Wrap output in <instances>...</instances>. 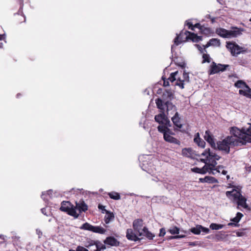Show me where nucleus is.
<instances>
[{
  "label": "nucleus",
  "instance_id": "6ab92c4d",
  "mask_svg": "<svg viewBox=\"0 0 251 251\" xmlns=\"http://www.w3.org/2000/svg\"><path fill=\"white\" fill-rule=\"evenodd\" d=\"M199 180L201 183L207 182L209 183H215L218 182L216 178L211 176H206L204 178H200Z\"/></svg>",
  "mask_w": 251,
  "mask_h": 251
},
{
  "label": "nucleus",
  "instance_id": "0eeeda50",
  "mask_svg": "<svg viewBox=\"0 0 251 251\" xmlns=\"http://www.w3.org/2000/svg\"><path fill=\"white\" fill-rule=\"evenodd\" d=\"M160 110L161 113L155 116V121L160 125L171 126V122L165 114V108H164V110Z\"/></svg>",
  "mask_w": 251,
  "mask_h": 251
},
{
  "label": "nucleus",
  "instance_id": "bb28decb",
  "mask_svg": "<svg viewBox=\"0 0 251 251\" xmlns=\"http://www.w3.org/2000/svg\"><path fill=\"white\" fill-rule=\"evenodd\" d=\"M105 213L106 215L104 217V222L106 224H108L114 219V215L113 213H111L109 211H106Z\"/></svg>",
  "mask_w": 251,
  "mask_h": 251
},
{
  "label": "nucleus",
  "instance_id": "c9c22d12",
  "mask_svg": "<svg viewBox=\"0 0 251 251\" xmlns=\"http://www.w3.org/2000/svg\"><path fill=\"white\" fill-rule=\"evenodd\" d=\"M178 73V71H176L175 72L171 73L170 74V77L168 78V79L172 82H174L176 80H177V78H176V76Z\"/></svg>",
  "mask_w": 251,
  "mask_h": 251
},
{
  "label": "nucleus",
  "instance_id": "f03ea898",
  "mask_svg": "<svg viewBox=\"0 0 251 251\" xmlns=\"http://www.w3.org/2000/svg\"><path fill=\"white\" fill-rule=\"evenodd\" d=\"M238 143L235 137L232 136H227L222 141L217 143L216 149L228 154L230 152V147L238 146Z\"/></svg>",
  "mask_w": 251,
  "mask_h": 251
},
{
  "label": "nucleus",
  "instance_id": "338daca9",
  "mask_svg": "<svg viewBox=\"0 0 251 251\" xmlns=\"http://www.w3.org/2000/svg\"><path fill=\"white\" fill-rule=\"evenodd\" d=\"M227 225L228 226H239V225L238 224H235L233 222H230V223H229Z\"/></svg>",
  "mask_w": 251,
  "mask_h": 251
},
{
  "label": "nucleus",
  "instance_id": "052dcab7",
  "mask_svg": "<svg viewBox=\"0 0 251 251\" xmlns=\"http://www.w3.org/2000/svg\"><path fill=\"white\" fill-rule=\"evenodd\" d=\"M213 168L214 167L211 166L208 172L209 174L214 175L216 174V173L217 172H216V171H214V170H215V169H213Z\"/></svg>",
  "mask_w": 251,
  "mask_h": 251
},
{
  "label": "nucleus",
  "instance_id": "1a4fd4ad",
  "mask_svg": "<svg viewBox=\"0 0 251 251\" xmlns=\"http://www.w3.org/2000/svg\"><path fill=\"white\" fill-rule=\"evenodd\" d=\"M140 236L138 233L135 232L133 228H128L126 230V237L128 240L134 242L140 241L142 238H140Z\"/></svg>",
  "mask_w": 251,
  "mask_h": 251
},
{
  "label": "nucleus",
  "instance_id": "a19ab883",
  "mask_svg": "<svg viewBox=\"0 0 251 251\" xmlns=\"http://www.w3.org/2000/svg\"><path fill=\"white\" fill-rule=\"evenodd\" d=\"M213 40H215V41L211 42V43L213 44V45H211V46L220 47V46H221L220 40L217 38H212V39H210L209 41H212Z\"/></svg>",
  "mask_w": 251,
  "mask_h": 251
},
{
  "label": "nucleus",
  "instance_id": "0e129e2a",
  "mask_svg": "<svg viewBox=\"0 0 251 251\" xmlns=\"http://www.w3.org/2000/svg\"><path fill=\"white\" fill-rule=\"evenodd\" d=\"M243 216V215L241 213L238 212L236 214V218H237L238 219V220L240 221Z\"/></svg>",
  "mask_w": 251,
  "mask_h": 251
},
{
  "label": "nucleus",
  "instance_id": "a18cd8bd",
  "mask_svg": "<svg viewBox=\"0 0 251 251\" xmlns=\"http://www.w3.org/2000/svg\"><path fill=\"white\" fill-rule=\"evenodd\" d=\"M96 244L94 245L96 246V249L94 250V251H101V249L100 248V242L99 241H95Z\"/></svg>",
  "mask_w": 251,
  "mask_h": 251
},
{
  "label": "nucleus",
  "instance_id": "6e6d98bb",
  "mask_svg": "<svg viewBox=\"0 0 251 251\" xmlns=\"http://www.w3.org/2000/svg\"><path fill=\"white\" fill-rule=\"evenodd\" d=\"M176 64L177 66L181 67L182 68L185 67L186 64L184 61L177 62Z\"/></svg>",
  "mask_w": 251,
  "mask_h": 251
},
{
  "label": "nucleus",
  "instance_id": "c03bdc74",
  "mask_svg": "<svg viewBox=\"0 0 251 251\" xmlns=\"http://www.w3.org/2000/svg\"><path fill=\"white\" fill-rule=\"evenodd\" d=\"M199 227H200L201 232L202 231L205 233H208L210 232L208 228L203 227L201 225L199 226Z\"/></svg>",
  "mask_w": 251,
  "mask_h": 251
},
{
  "label": "nucleus",
  "instance_id": "b1692460",
  "mask_svg": "<svg viewBox=\"0 0 251 251\" xmlns=\"http://www.w3.org/2000/svg\"><path fill=\"white\" fill-rule=\"evenodd\" d=\"M142 232L143 235L142 236H145L148 238L149 240H151L155 236L154 234L152 233L151 232L149 231L148 228L144 226L142 229Z\"/></svg>",
  "mask_w": 251,
  "mask_h": 251
},
{
  "label": "nucleus",
  "instance_id": "09e8293b",
  "mask_svg": "<svg viewBox=\"0 0 251 251\" xmlns=\"http://www.w3.org/2000/svg\"><path fill=\"white\" fill-rule=\"evenodd\" d=\"M162 79L163 80V86L165 87L168 86L170 85L169 80L168 79H166V78L163 76L162 77Z\"/></svg>",
  "mask_w": 251,
  "mask_h": 251
},
{
  "label": "nucleus",
  "instance_id": "37998d69",
  "mask_svg": "<svg viewBox=\"0 0 251 251\" xmlns=\"http://www.w3.org/2000/svg\"><path fill=\"white\" fill-rule=\"evenodd\" d=\"M239 93L240 95H243L244 96L251 98V94H248V93L247 92H246V91H244L243 90H240L239 91Z\"/></svg>",
  "mask_w": 251,
  "mask_h": 251
},
{
  "label": "nucleus",
  "instance_id": "7ed1b4c3",
  "mask_svg": "<svg viewBox=\"0 0 251 251\" xmlns=\"http://www.w3.org/2000/svg\"><path fill=\"white\" fill-rule=\"evenodd\" d=\"M199 156H205V158L201 159V161L204 163L205 165H208V166H211L213 167L216 166L217 164L216 161L219 160L221 158L220 156L218 155L216 153L211 151L209 148L205 150V151L201 153V155H199Z\"/></svg>",
  "mask_w": 251,
  "mask_h": 251
},
{
  "label": "nucleus",
  "instance_id": "393cba45",
  "mask_svg": "<svg viewBox=\"0 0 251 251\" xmlns=\"http://www.w3.org/2000/svg\"><path fill=\"white\" fill-rule=\"evenodd\" d=\"M77 208L75 206H74L73 205L70 207L68 211H67V213L72 216L74 217L75 218H78L79 215L76 212V209Z\"/></svg>",
  "mask_w": 251,
  "mask_h": 251
},
{
  "label": "nucleus",
  "instance_id": "e2e57ef3",
  "mask_svg": "<svg viewBox=\"0 0 251 251\" xmlns=\"http://www.w3.org/2000/svg\"><path fill=\"white\" fill-rule=\"evenodd\" d=\"M170 126H167V128L166 129V131L165 132L167 133V134H169L170 135H173V134H174V133L173 132V131H172L171 130V129L169 128Z\"/></svg>",
  "mask_w": 251,
  "mask_h": 251
},
{
  "label": "nucleus",
  "instance_id": "7c9ffc66",
  "mask_svg": "<svg viewBox=\"0 0 251 251\" xmlns=\"http://www.w3.org/2000/svg\"><path fill=\"white\" fill-rule=\"evenodd\" d=\"M109 197L115 200H120L121 198L120 195L118 193L112 192L108 194Z\"/></svg>",
  "mask_w": 251,
  "mask_h": 251
},
{
  "label": "nucleus",
  "instance_id": "2f4dec72",
  "mask_svg": "<svg viewBox=\"0 0 251 251\" xmlns=\"http://www.w3.org/2000/svg\"><path fill=\"white\" fill-rule=\"evenodd\" d=\"M224 225L221 224H217L216 223H212L210 225V228L212 230H218L222 229Z\"/></svg>",
  "mask_w": 251,
  "mask_h": 251
},
{
  "label": "nucleus",
  "instance_id": "e433bc0d",
  "mask_svg": "<svg viewBox=\"0 0 251 251\" xmlns=\"http://www.w3.org/2000/svg\"><path fill=\"white\" fill-rule=\"evenodd\" d=\"M95 244H96L95 241L89 239L84 243V246L86 248H89L90 247L94 246Z\"/></svg>",
  "mask_w": 251,
  "mask_h": 251
},
{
  "label": "nucleus",
  "instance_id": "2eb2a0df",
  "mask_svg": "<svg viewBox=\"0 0 251 251\" xmlns=\"http://www.w3.org/2000/svg\"><path fill=\"white\" fill-rule=\"evenodd\" d=\"M233 28L235 29L233 30H227V38L236 37L242 34L241 30L237 27H234Z\"/></svg>",
  "mask_w": 251,
  "mask_h": 251
},
{
  "label": "nucleus",
  "instance_id": "5701e85b",
  "mask_svg": "<svg viewBox=\"0 0 251 251\" xmlns=\"http://www.w3.org/2000/svg\"><path fill=\"white\" fill-rule=\"evenodd\" d=\"M182 154L184 156L191 158L194 155V151L191 148H184L182 150Z\"/></svg>",
  "mask_w": 251,
  "mask_h": 251
},
{
  "label": "nucleus",
  "instance_id": "5fc2aeb1",
  "mask_svg": "<svg viewBox=\"0 0 251 251\" xmlns=\"http://www.w3.org/2000/svg\"><path fill=\"white\" fill-rule=\"evenodd\" d=\"M166 234L165 229L164 228H161L160 229V233L159 234V236L160 237L164 236Z\"/></svg>",
  "mask_w": 251,
  "mask_h": 251
},
{
  "label": "nucleus",
  "instance_id": "39448f33",
  "mask_svg": "<svg viewBox=\"0 0 251 251\" xmlns=\"http://www.w3.org/2000/svg\"><path fill=\"white\" fill-rule=\"evenodd\" d=\"M226 48L230 51L231 55L233 56H236L241 53L246 52L244 48L239 46L234 42H227L226 45Z\"/></svg>",
  "mask_w": 251,
  "mask_h": 251
},
{
  "label": "nucleus",
  "instance_id": "de8ad7c7",
  "mask_svg": "<svg viewBox=\"0 0 251 251\" xmlns=\"http://www.w3.org/2000/svg\"><path fill=\"white\" fill-rule=\"evenodd\" d=\"M215 40H212V41H209L205 45H203V47L204 48V52H206L207 50H206V48H208L210 46H211V45H213V44L211 43L212 42L214 41Z\"/></svg>",
  "mask_w": 251,
  "mask_h": 251
},
{
  "label": "nucleus",
  "instance_id": "72a5a7b5",
  "mask_svg": "<svg viewBox=\"0 0 251 251\" xmlns=\"http://www.w3.org/2000/svg\"><path fill=\"white\" fill-rule=\"evenodd\" d=\"M240 192L235 190H232L231 191H226V196L228 198H230L231 197H233L234 199V195H236L237 194H239Z\"/></svg>",
  "mask_w": 251,
  "mask_h": 251
},
{
  "label": "nucleus",
  "instance_id": "ea45409f",
  "mask_svg": "<svg viewBox=\"0 0 251 251\" xmlns=\"http://www.w3.org/2000/svg\"><path fill=\"white\" fill-rule=\"evenodd\" d=\"M169 232L172 234H177L179 232V228L176 226H174L169 230Z\"/></svg>",
  "mask_w": 251,
  "mask_h": 251
},
{
  "label": "nucleus",
  "instance_id": "f8f14e48",
  "mask_svg": "<svg viewBox=\"0 0 251 251\" xmlns=\"http://www.w3.org/2000/svg\"><path fill=\"white\" fill-rule=\"evenodd\" d=\"M184 34L186 35V39L187 40L188 39L192 40L193 42H198L200 41H201L202 40V37L201 36H198L197 34L191 33L188 31H185Z\"/></svg>",
  "mask_w": 251,
  "mask_h": 251
},
{
  "label": "nucleus",
  "instance_id": "4c0bfd02",
  "mask_svg": "<svg viewBox=\"0 0 251 251\" xmlns=\"http://www.w3.org/2000/svg\"><path fill=\"white\" fill-rule=\"evenodd\" d=\"M167 126H165V125H159L157 127V129L158 130L159 132H161V133H163V137L164 136V134L165 133H166L165 132L166 131V129L167 128Z\"/></svg>",
  "mask_w": 251,
  "mask_h": 251
},
{
  "label": "nucleus",
  "instance_id": "cd10ccee",
  "mask_svg": "<svg viewBox=\"0 0 251 251\" xmlns=\"http://www.w3.org/2000/svg\"><path fill=\"white\" fill-rule=\"evenodd\" d=\"M92 231L95 233L104 234L106 230L99 226H93Z\"/></svg>",
  "mask_w": 251,
  "mask_h": 251
},
{
  "label": "nucleus",
  "instance_id": "473e14b6",
  "mask_svg": "<svg viewBox=\"0 0 251 251\" xmlns=\"http://www.w3.org/2000/svg\"><path fill=\"white\" fill-rule=\"evenodd\" d=\"M183 34V31H182L179 35H176V37L174 39V44L176 46H178L179 44H180L182 42V40H179V39H181V36Z\"/></svg>",
  "mask_w": 251,
  "mask_h": 251
},
{
  "label": "nucleus",
  "instance_id": "4468645a",
  "mask_svg": "<svg viewBox=\"0 0 251 251\" xmlns=\"http://www.w3.org/2000/svg\"><path fill=\"white\" fill-rule=\"evenodd\" d=\"M104 243L106 244L112 246L117 247L120 245V242L113 236H109L107 237L104 240Z\"/></svg>",
  "mask_w": 251,
  "mask_h": 251
},
{
  "label": "nucleus",
  "instance_id": "aec40b11",
  "mask_svg": "<svg viewBox=\"0 0 251 251\" xmlns=\"http://www.w3.org/2000/svg\"><path fill=\"white\" fill-rule=\"evenodd\" d=\"M180 119L179 117V114L177 112H176L175 115L172 118V121L174 125L179 128L182 127V125L180 123Z\"/></svg>",
  "mask_w": 251,
  "mask_h": 251
},
{
  "label": "nucleus",
  "instance_id": "f3484780",
  "mask_svg": "<svg viewBox=\"0 0 251 251\" xmlns=\"http://www.w3.org/2000/svg\"><path fill=\"white\" fill-rule=\"evenodd\" d=\"M166 107L167 113L168 115L169 111H172L171 113L176 112V107L173 104V103L171 101H166L165 103H164V107Z\"/></svg>",
  "mask_w": 251,
  "mask_h": 251
},
{
  "label": "nucleus",
  "instance_id": "4be33fe9",
  "mask_svg": "<svg viewBox=\"0 0 251 251\" xmlns=\"http://www.w3.org/2000/svg\"><path fill=\"white\" fill-rule=\"evenodd\" d=\"M194 142L198 145V146L204 148L205 145V142L200 138L199 133H197L194 138Z\"/></svg>",
  "mask_w": 251,
  "mask_h": 251
},
{
  "label": "nucleus",
  "instance_id": "9d476101",
  "mask_svg": "<svg viewBox=\"0 0 251 251\" xmlns=\"http://www.w3.org/2000/svg\"><path fill=\"white\" fill-rule=\"evenodd\" d=\"M234 200H238V208H239V206H240L245 209L248 208L249 206L246 203L247 199L243 197L240 193L239 194L234 195Z\"/></svg>",
  "mask_w": 251,
  "mask_h": 251
},
{
  "label": "nucleus",
  "instance_id": "c756f323",
  "mask_svg": "<svg viewBox=\"0 0 251 251\" xmlns=\"http://www.w3.org/2000/svg\"><path fill=\"white\" fill-rule=\"evenodd\" d=\"M246 84V82L243 80H239L234 83V86L236 88H242L245 87Z\"/></svg>",
  "mask_w": 251,
  "mask_h": 251
},
{
  "label": "nucleus",
  "instance_id": "9b49d317",
  "mask_svg": "<svg viewBox=\"0 0 251 251\" xmlns=\"http://www.w3.org/2000/svg\"><path fill=\"white\" fill-rule=\"evenodd\" d=\"M189 76L188 73H186L185 71H184L183 73V79L180 78H177V81L176 83V85L178 86L181 89L184 88V82H189Z\"/></svg>",
  "mask_w": 251,
  "mask_h": 251
},
{
  "label": "nucleus",
  "instance_id": "864d4df0",
  "mask_svg": "<svg viewBox=\"0 0 251 251\" xmlns=\"http://www.w3.org/2000/svg\"><path fill=\"white\" fill-rule=\"evenodd\" d=\"M191 170L193 172L200 174L201 173V168H198V167H194L192 169H191Z\"/></svg>",
  "mask_w": 251,
  "mask_h": 251
},
{
  "label": "nucleus",
  "instance_id": "8fccbe9b",
  "mask_svg": "<svg viewBox=\"0 0 251 251\" xmlns=\"http://www.w3.org/2000/svg\"><path fill=\"white\" fill-rule=\"evenodd\" d=\"M75 251H88V250L84 247L78 246L76 247Z\"/></svg>",
  "mask_w": 251,
  "mask_h": 251
},
{
  "label": "nucleus",
  "instance_id": "3c124183",
  "mask_svg": "<svg viewBox=\"0 0 251 251\" xmlns=\"http://www.w3.org/2000/svg\"><path fill=\"white\" fill-rule=\"evenodd\" d=\"M236 235L237 236H239V237H241V236L245 235V232L244 231V229L237 231Z\"/></svg>",
  "mask_w": 251,
  "mask_h": 251
},
{
  "label": "nucleus",
  "instance_id": "bf43d9fd",
  "mask_svg": "<svg viewBox=\"0 0 251 251\" xmlns=\"http://www.w3.org/2000/svg\"><path fill=\"white\" fill-rule=\"evenodd\" d=\"M195 46H196L197 49L200 51L201 53L204 52V49H203L202 47L201 46H200L198 44H196Z\"/></svg>",
  "mask_w": 251,
  "mask_h": 251
},
{
  "label": "nucleus",
  "instance_id": "79ce46f5",
  "mask_svg": "<svg viewBox=\"0 0 251 251\" xmlns=\"http://www.w3.org/2000/svg\"><path fill=\"white\" fill-rule=\"evenodd\" d=\"M203 61L202 62V63L205 62H210V58L209 55L206 53H203L202 55Z\"/></svg>",
  "mask_w": 251,
  "mask_h": 251
},
{
  "label": "nucleus",
  "instance_id": "423d86ee",
  "mask_svg": "<svg viewBox=\"0 0 251 251\" xmlns=\"http://www.w3.org/2000/svg\"><path fill=\"white\" fill-rule=\"evenodd\" d=\"M229 67V65H228L217 64L215 62H212L208 71V74L211 75L218 73L220 72H224Z\"/></svg>",
  "mask_w": 251,
  "mask_h": 251
},
{
  "label": "nucleus",
  "instance_id": "f257e3e1",
  "mask_svg": "<svg viewBox=\"0 0 251 251\" xmlns=\"http://www.w3.org/2000/svg\"><path fill=\"white\" fill-rule=\"evenodd\" d=\"M230 133L238 141V146L246 145L247 143H251V129L250 128L240 129L236 127H232Z\"/></svg>",
  "mask_w": 251,
  "mask_h": 251
},
{
  "label": "nucleus",
  "instance_id": "a878e982",
  "mask_svg": "<svg viewBox=\"0 0 251 251\" xmlns=\"http://www.w3.org/2000/svg\"><path fill=\"white\" fill-rule=\"evenodd\" d=\"M216 33L220 36L223 38H227V30L223 28L216 29Z\"/></svg>",
  "mask_w": 251,
  "mask_h": 251
},
{
  "label": "nucleus",
  "instance_id": "4d7b16f0",
  "mask_svg": "<svg viewBox=\"0 0 251 251\" xmlns=\"http://www.w3.org/2000/svg\"><path fill=\"white\" fill-rule=\"evenodd\" d=\"M186 25L188 26L189 29L194 30V26L191 22L186 21Z\"/></svg>",
  "mask_w": 251,
  "mask_h": 251
},
{
  "label": "nucleus",
  "instance_id": "774afa93",
  "mask_svg": "<svg viewBox=\"0 0 251 251\" xmlns=\"http://www.w3.org/2000/svg\"><path fill=\"white\" fill-rule=\"evenodd\" d=\"M231 221L235 224H238L240 221L237 218H236V217L231 219Z\"/></svg>",
  "mask_w": 251,
  "mask_h": 251
},
{
  "label": "nucleus",
  "instance_id": "680f3d73",
  "mask_svg": "<svg viewBox=\"0 0 251 251\" xmlns=\"http://www.w3.org/2000/svg\"><path fill=\"white\" fill-rule=\"evenodd\" d=\"M223 168H224L223 166L219 165L215 170H214V171H216V172L217 173H220L221 169H223Z\"/></svg>",
  "mask_w": 251,
  "mask_h": 251
},
{
  "label": "nucleus",
  "instance_id": "20e7f679",
  "mask_svg": "<svg viewBox=\"0 0 251 251\" xmlns=\"http://www.w3.org/2000/svg\"><path fill=\"white\" fill-rule=\"evenodd\" d=\"M174 98V95L171 90H166L163 93L162 99L155 100L157 107L160 110H164V103L166 101H171Z\"/></svg>",
  "mask_w": 251,
  "mask_h": 251
},
{
  "label": "nucleus",
  "instance_id": "13d9d810",
  "mask_svg": "<svg viewBox=\"0 0 251 251\" xmlns=\"http://www.w3.org/2000/svg\"><path fill=\"white\" fill-rule=\"evenodd\" d=\"M98 208L99 209L101 210V212L102 213H106V211H108L107 210H106L105 209V206H103L102 205H101L100 204H99L98 205Z\"/></svg>",
  "mask_w": 251,
  "mask_h": 251
},
{
  "label": "nucleus",
  "instance_id": "a211bd4d",
  "mask_svg": "<svg viewBox=\"0 0 251 251\" xmlns=\"http://www.w3.org/2000/svg\"><path fill=\"white\" fill-rule=\"evenodd\" d=\"M76 207L79 211V212H81L82 211L85 212L88 209V206L87 204L85 203V202L80 200L79 202H76Z\"/></svg>",
  "mask_w": 251,
  "mask_h": 251
},
{
  "label": "nucleus",
  "instance_id": "412c9836",
  "mask_svg": "<svg viewBox=\"0 0 251 251\" xmlns=\"http://www.w3.org/2000/svg\"><path fill=\"white\" fill-rule=\"evenodd\" d=\"M61 207L60 210L61 211L67 212L69 209L70 207L73 205L70 201H63L61 203Z\"/></svg>",
  "mask_w": 251,
  "mask_h": 251
},
{
  "label": "nucleus",
  "instance_id": "ddd939ff",
  "mask_svg": "<svg viewBox=\"0 0 251 251\" xmlns=\"http://www.w3.org/2000/svg\"><path fill=\"white\" fill-rule=\"evenodd\" d=\"M204 139L210 144L214 149H216V144L215 143L213 136L209 130H206L204 135Z\"/></svg>",
  "mask_w": 251,
  "mask_h": 251
},
{
  "label": "nucleus",
  "instance_id": "49530a36",
  "mask_svg": "<svg viewBox=\"0 0 251 251\" xmlns=\"http://www.w3.org/2000/svg\"><path fill=\"white\" fill-rule=\"evenodd\" d=\"M193 26H194V28L195 27V28H198L200 29V30H201V32H203V28H204V27L203 26L201 25L200 24L197 23L195 25H194Z\"/></svg>",
  "mask_w": 251,
  "mask_h": 251
},
{
  "label": "nucleus",
  "instance_id": "69168bd1",
  "mask_svg": "<svg viewBox=\"0 0 251 251\" xmlns=\"http://www.w3.org/2000/svg\"><path fill=\"white\" fill-rule=\"evenodd\" d=\"M247 90H246V92L248 93V94H251V89L250 88V87L246 84L245 87Z\"/></svg>",
  "mask_w": 251,
  "mask_h": 251
},
{
  "label": "nucleus",
  "instance_id": "f704fd0d",
  "mask_svg": "<svg viewBox=\"0 0 251 251\" xmlns=\"http://www.w3.org/2000/svg\"><path fill=\"white\" fill-rule=\"evenodd\" d=\"M200 225H197L195 227H192L190 229V231L193 234L198 235L201 233L200 227H199Z\"/></svg>",
  "mask_w": 251,
  "mask_h": 251
},
{
  "label": "nucleus",
  "instance_id": "c85d7f7f",
  "mask_svg": "<svg viewBox=\"0 0 251 251\" xmlns=\"http://www.w3.org/2000/svg\"><path fill=\"white\" fill-rule=\"evenodd\" d=\"M93 226L90 225L88 223L83 224L82 226L80 227L81 229L87 230L92 231Z\"/></svg>",
  "mask_w": 251,
  "mask_h": 251
},
{
  "label": "nucleus",
  "instance_id": "6e6552de",
  "mask_svg": "<svg viewBox=\"0 0 251 251\" xmlns=\"http://www.w3.org/2000/svg\"><path fill=\"white\" fill-rule=\"evenodd\" d=\"M133 228L135 232L138 233L139 236H142L143 235L142 232V227L143 226V221L141 219H137L133 221Z\"/></svg>",
  "mask_w": 251,
  "mask_h": 251
},
{
  "label": "nucleus",
  "instance_id": "603ef678",
  "mask_svg": "<svg viewBox=\"0 0 251 251\" xmlns=\"http://www.w3.org/2000/svg\"><path fill=\"white\" fill-rule=\"evenodd\" d=\"M185 237H186V236L185 235H175L174 236H171L170 239H177L184 238Z\"/></svg>",
  "mask_w": 251,
  "mask_h": 251
},
{
  "label": "nucleus",
  "instance_id": "dca6fc26",
  "mask_svg": "<svg viewBox=\"0 0 251 251\" xmlns=\"http://www.w3.org/2000/svg\"><path fill=\"white\" fill-rule=\"evenodd\" d=\"M164 140L168 142L174 143L176 145H180V142L176 138L172 136L169 134L165 133L163 137Z\"/></svg>",
  "mask_w": 251,
  "mask_h": 251
},
{
  "label": "nucleus",
  "instance_id": "58836bf2",
  "mask_svg": "<svg viewBox=\"0 0 251 251\" xmlns=\"http://www.w3.org/2000/svg\"><path fill=\"white\" fill-rule=\"evenodd\" d=\"M211 166H208V165H205L202 168H201V174H205L207 172H208Z\"/></svg>",
  "mask_w": 251,
  "mask_h": 251
}]
</instances>
